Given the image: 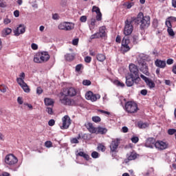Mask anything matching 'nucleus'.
Returning a JSON list of instances; mask_svg holds the SVG:
<instances>
[{"label":"nucleus","mask_w":176,"mask_h":176,"mask_svg":"<svg viewBox=\"0 0 176 176\" xmlns=\"http://www.w3.org/2000/svg\"><path fill=\"white\" fill-rule=\"evenodd\" d=\"M135 24H140V29L145 30L151 25V17L149 16H144V13L139 12L137 17H133Z\"/></svg>","instance_id":"1"},{"label":"nucleus","mask_w":176,"mask_h":176,"mask_svg":"<svg viewBox=\"0 0 176 176\" xmlns=\"http://www.w3.org/2000/svg\"><path fill=\"white\" fill-rule=\"evenodd\" d=\"M137 60L141 72H142L143 74H144V75H146L147 76H149V69L148 68V65L146 64L145 59H144V55H139L137 58Z\"/></svg>","instance_id":"2"},{"label":"nucleus","mask_w":176,"mask_h":176,"mask_svg":"<svg viewBox=\"0 0 176 176\" xmlns=\"http://www.w3.org/2000/svg\"><path fill=\"white\" fill-rule=\"evenodd\" d=\"M50 58V55L47 52H42L36 54L34 57V61L38 64H42V63H46L49 61Z\"/></svg>","instance_id":"3"},{"label":"nucleus","mask_w":176,"mask_h":176,"mask_svg":"<svg viewBox=\"0 0 176 176\" xmlns=\"http://www.w3.org/2000/svg\"><path fill=\"white\" fill-rule=\"evenodd\" d=\"M133 23H134V18L133 17L125 21L124 34L126 36H129V35H131V34L133 33Z\"/></svg>","instance_id":"4"},{"label":"nucleus","mask_w":176,"mask_h":176,"mask_svg":"<svg viewBox=\"0 0 176 176\" xmlns=\"http://www.w3.org/2000/svg\"><path fill=\"white\" fill-rule=\"evenodd\" d=\"M125 111L128 112V113H135L137 111H138V105L137 103L129 101L125 103Z\"/></svg>","instance_id":"5"},{"label":"nucleus","mask_w":176,"mask_h":176,"mask_svg":"<svg viewBox=\"0 0 176 176\" xmlns=\"http://www.w3.org/2000/svg\"><path fill=\"white\" fill-rule=\"evenodd\" d=\"M59 101L63 105H72V99L68 98L67 95L63 91L60 92L59 94Z\"/></svg>","instance_id":"6"},{"label":"nucleus","mask_w":176,"mask_h":176,"mask_svg":"<svg viewBox=\"0 0 176 176\" xmlns=\"http://www.w3.org/2000/svg\"><path fill=\"white\" fill-rule=\"evenodd\" d=\"M140 80H141L140 78L136 77L135 78L133 76H130L129 74H127L126 76V85L128 87H131V86H133L134 83H135V85H138V83H140Z\"/></svg>","instance_id":"7"},{"label":"nucleus","mask_w":176,"mask_h":176,"mask_svg":"<svg viewBox=\"0 0 176 176\" xmlns=\"http://www.w3.org/2000/svg\"><path fill=\"white\" fill-rule=\"evenodd\" d=\"M130 39L129 38L124 36L122 41V46H121V52L122 53H127V52H130Z\"/></svg>","instance_id":"8"},{"label":"nucleus","mask_w":176,"mask_h":176,"mask_svg":"<svg viewBox=\"0 0 176 176\" xmlns=\"http://www.w3.org/2000/svg\"><path fill=\"white\" fill-rule=\"evenodd\" d=\"M107 36V28L102 26L99 28V32H96L90 36V39H96L97 38H104Z\"/></svg>","instance_id":"9"},{"label":"nucleus","mask_w":176,"mask_h":176,"mask_svg":"<svg viewBox=\"0 0 176 176\" xmlns=\"http://www.w3.org/2000/svg\"><path fill=\"white\" fill-rule=\"evenodd\" d=\"M19 162V160L13 154H9L6 156L5 163L8 166H14Z\"/></svg>","instance_id":"10"},{"label":"nucleus","mask_w":176,"mask_h":176,"mask_svg":"<svg viewBox=\"0 0 176 176\" xmlns=\"http://www.w3.org/2000/svg\"><path fill=\"white\" fill-rule=\"evenodd\" d=\"M129 71L130 72L128 74V75H130L131 76H133L134 78H140V71L138 70V67L134 64H130L129 65Z\"/></svg>","instance_id":"11"},{"label":"nucleus","mask_w":176,"mask_h":176,"mask_svg":"<svg viewBox=\"0 0 176 176\" xmlns=\"http://www.w3.org/2000/svg\"><path fill=\"white\" fill-rule=\"evenodd\" d=\"M62 126H60L61 130H67L71 126V118L69 116H65L62 118Z\"/></svg>","instance_id":"12"},{"label":"nucleus","mask_w":176,"mask_h":176,"mask_svg":"<svg viewBox=\"0 0 176 176\" xmlns=\"http://www.w3.org/2000/svg\"><path fill=\"white\" fill-rule=\"evenodd\" d=\"M63 92L69 97H75L78 94V90L73 87L64 89Z\"/></svg>","instance_id":"13"},{"label":"nucleus","mask_w":176,"mask_h":176,"mask_svg":"<svg viewBox=\"0 0 176 176\" xmlns=\"http://www.w3.org/2000/svg\"><path fill=\"white\" fill-rule=\"evenodd\" d=\"M85 98L87 100H91L92 102H94L96 100H100L101 98V96H100V94H94L89 91L86 93Z\"/></svg>","instance_id":"14"},{"label":"nucleus","mask_w":176,"mask_h":176,"mask_svg":"<svg viewBox=\"0 0 176 176\" xmlns=\"http://www.w3.org/2000/svg\"><path fill=\"white\" fill-rule=\"evenodd\" d=\"M119 144H120V139H113L110 144L111 152H116V150L119 147Z\"/></svg>","instance_id":"15"},{"label":"nucleus","mask_w":176,"mask_h":176,"mask_svg":"<svg viewBox=\"0 0 176 176\" xmlns=\"http://www.w3.org/2000/svg\"><path fill=\"white\" fill-rule=\"evenodd\" d=\"M168 144L163 141H157L155 144V147L160 151H164V149H167Z\"/></svg>","instance_id":"16"},{"label":"nucleus","mask_w":176,"mask_h":176,"mask_svg":"<svg viewBox=\"0 0 176 176\" xmlns=\"http://www.w3.org/2000/svg\"><path fill=\"white\" fill-rule=\"evenodd\" d=\"M155 144H156V140L153 138H149L146 141L145 146L146 148H155Z\"/></svg>","instance_id":"17"},{"label":"nucleus","mask_w":176,"mask_h":176,"mask_svg":"<svg viewBox=\"0 0 176 176\" xmlns=\"http://www.w3.org/2000/svg\"><path fill=\"white\" fill-rule=\"evenodd\" d=\"M25 32V25H19V26L14 31L15 36H19L21 34Z\"/></svg>","instance_id":"18"},{"label":"nucleus","mask_w":176,"mask_h":176,"mask_svg":"<svg viewBox=\"0 0 176 176\" xmlns=\"http://www.w3.org/2000/svg\"><path fill=\"white\" fill-rule=\"evenodd\" d=\"M165 24L167 27V32L168 34V36L174 37L175 35V33L173 30V25H171L170 21H166Z\"/></svg>","instance_id":"19"},{"label":"nucleus","mask_w":176,"mask_h":176,"mask_svg":"<svg viewBox=\"0 0 176 176\" xmlns=\"http://www.w3.org/2000/svg\"><path fill=\"white\" fill-rule=\"evenodd\" d=\"M85 127L91 134H96L97 133V128L94 127L91 122L87 123Z\"/></svg>","instance_id":"20"},{"label":"nucleus","mask_w":176,"mask_h":176,"mask_svg":"<svg viewBox=\"0 0 176 176\" xmlns=\"http://www.w3.org/2000/svg\"><path fill=\"white\" fill-rule=\"evenodd\" d=\"M19 86L23 89V90L25 91V93H30V87H28V85L25 83V82L23 80H19V83H18Z\"/></svg>","instance_id":"21"},{"label":"nucleus","mask_w":176,"mask_h":176,"mask_svg":"<svg viewBox=\"0 0 176 176\" xmlns=\"http://www.w3.org/2000/svg\"><path fill=\"white\" fill-rule=\"evenodd\" d=\"M155 67H157L158 68H166V62H165V60L157 59L155 61Z\"/></svg>","instance_id":"22"},{"label":"nucleus","mask_w":176,"mask_h":176,"mask_svg":"<svg viewBox=\"0 0 176 176\" xmlns=\"http://www.w3.org/2000/svg\"><path fill=\"white\" fill-rule=\"evenodd\" d=\"M127 159L124 160L125 163H129V161L130 160H135V158L137 157L138 155L135 153H131L130 154H127Z\"/></svg>","instance_id":"23"},{"label":"nucleus","mask_w":176,"mask_h":176,"mask_svg":"<svg viewBox=\"0 0 176 176\" xmlns=\"http://www.w3.org/2000/svg\"><path fill=\"white\" fill-rule=\"evenodd\" d=\"M12 34V30L9 28H6L3 29L1 32V36L5 38V36H8V35H10Z\"/></svg>","instance_id":"24"},{"label":"nucleus","mask_w":176,"mask_h":176,"mask_svg":"<svg viewBox=\"0 0 176 176\" xmlns=\"http://www.w3.org/2000/svg\"><path fill=\"white\" fill-rule=\"evenodd\" d=\"M107 131H108V129H107L106 128L99 126L96 128V134H107Z\"/></svg>","instance_id":"25"},{"label":"nucleus","mask_w":176,"mask_h":176,"mask_svg":"<svg viewBox=\"0 0 176 176\" xmlns=\"http://www.w3.org/2000/svg\"><path fill=\"white\" fill-rule=\"evenodd\" d=\"M66 31H71V30H74L75 28V24L71 22H66Z\"/></svg>","instance_id":"26"},{"label":"nucleus","mask_w":176,"mask_h":176,"mask_svg":"<svg viewBox=\"0 0 176 176\" xmlns=\"http://www.w3.org/2000/svg\"><path fill=\"white\" fill-rule=\"evenodd\" d=\"M76 156H80L81 157H84L85 160H89V159H90V156H89V155L86 154L83 151H80L79 153H78V154H76Z\"/></svg>","instance_id":"27"},{"label":"nucleus","mask_w":176,"mask_h":176,"mask_svg":"<svg viewBox=\"0 0 176 176\" xmlns=\"http://www.w3.org/2000/svg\"><path fill=\"white\" fill-rule=\"evenodd\" d=\"M106 58L107 57L105 56V55L102 54H98L96 55V59L98 60V61H100V63L105 61Z\"/></svg>","instance_id":"28"},{"label":"nucleus","mask_w":176,"mask_h":176,"mask_svg":"<svg viewBox=\"0 0 176 176\" xmlns=\"http://www.w3.org/2000/svg\"><path fill=\"white\" fill-rule=\"evenodd\" d=\"M44 102L47 106L53 105V104H54V101H53V99L49 98H45L44 99Z\"/></svg>","instance_id":"29"},{"label":"nucleus","mask_w":176,"mask_h":176,"mask_svg":"<svg viewBox=\"0 0 176 176\" xmlns=\"http://www.w3.org/2000/svg\"><path fill=\"white\" fill-rule=\"evenodd\" d=\"M90 31H93L96 27V19H91L90 24L89 25Z\"/></svg>","instance_id":"30"},{"label":"nucleus","mask_w":176,"mask_h":176,"mask_svg":"<svg viewBox=\"0 0 176 176\" xmlns=\"http://www.w3.org/2000/svg\"><path fill=\"white\" fill-rule=\"evenodd\" d=\"M65 58L67 60V61H72V60L75 58V56L72 54H67L65 55Z\"/></svg>","instance_id":"31"},{"label":"nucleus","mask_w":176,"mask_h":176,"mask_svg":"<svg viewBox=\"0 0 176 176\" xmlns=\"http://www.w3.org/2000/svg\"><path fill=\"white\" fill-rule=\"evenodd\" d=\"M138 126L139 129H146V127H148V123L139 122Z\"/></svg>","instance_id":"32"},{"label":"nucleus","mask_w":176,"mask_h":176,"mask_svg":"<svg viewBox=\"0 0 176 176\" xmlns=\"http://www.w3.org/2000/svg\"><path fill=\"white\" fill-rule=\"evenodd\" d=\"M146 83L150 89H153V87H155V82L151 79H148Z\"/></svg>","instance_id":"33"},{"label":"nucleus","mask_w":176,"mask_h":176,"mask_svg":"<svg viewBox=\"0 0 176 176\" xmlns=\"http://www.w3.org/2000/svg\"><path fill=\"white\" fill-rule=\"evenodd\" d=\"M24 79H25V74L24 72L21 73V74L19 75V78H16V82L17 83H20L19 80H24Z\"/></svg>","instance_id":"34"},{"label":"nucleus","mask_w":176,"mask_h":176,"mask_svg":"<svg viewBox=\"0 0 176 176\" xmlns=\"http://www.w3.org/2000/svg\"><path fill=\"white\" fill-rule=\"evenodd\" d=\"M80 140V134L78 135V138H74L71 140L72 144H79V140Z\"/></svg>","instance_id":"35"},{"label":"nucleus","mask_w":176,"mask_h":176,"mask_svg":"<svg viewBox=\"0 0 176 176\" xmlns=\"http://www.w3.org/2000/svg\"><path fill=\"white\" fill-rule=\"evenodd\" d=\"M114 85H116V86H118V87H124V83H123L119 80H115Z\"/></svg>","instance_id":"36"},{"label":"nucleus","mask_w":176,"mask_h":176,"mask_svg":"<svg viewBox=\"0 0 176 176\" xmlns=\"http://www.w3.org/2000/svg\"><path fill=\"white\" fill-rule=\"evenodd\" d=\"M65 25H66V22H63L58 25V30H64L65 31H66Z\"/></svg>","instance_id":"37"},{"label":"nucleus","mask_w":176,"mask_h":176,"mask_svg":"<svg viewBox=\"0 0 176 176\" xmlns=\"http://www.w3.org/2000/svg\"><path fill=\"white\" fill-rule=\"evenodd\" d=\"M99 157L100 154L97 151L92 152L91 157H93V159H98Z\"/></svg>","instance_id":"38"},{"label":"nucleus","mask_w":176,"mask_h":176,"mask_svg":"<svg viewBox=\"0 0 176 176\" xmlns=\"http://www.w3.org/2000/svg\"><path fill=\"white\" fill-rule=\"evenodd\" d=\"M107 148H105V146L102 144H98V151H101V152H105V150Z\"/></svg>","instance_id":"39"},{"label":"nucleus","mask_w":176,"mask_h":176,"mask_svg":"<svg viewBox=\"0 0 176 176\" xmlns=\"http://www.w3.org/2000/svg\"><path fill=\"white\" fill-rule=\"evenodd\" d=\"M92 12H95V13H96V14H98V13L101 12V11H100V8L94 6L92 8Z\"/></svg>","instance_id":"40"},{"label":"nucleus","mask_w":176,"mask_h":176,"mask_svg":"<svg viewBox=\"0 0 176 176\" xmlns=\"http://www.w3.org/2000/svg\"><path fill=\"white\" fill-rule=\"evenodd\" d=\"M132 41L133 45H137V43H138V36L137 35L133 36L132 38Z\"/></svg>","instance_id":"41"},{"label":"nucleus","mask_w":176,"mask_h":176,"mask_svg":"<svg viewBox=\"0 0 176 176\" xmlns=\"http://www.w3.org/2000/svg\"><path fill=\"white\" fill-rule=\"evenodd\" d=\"M92 120L95 123H98V122H101V118H100L98 116H94V117H92Z\"/></svg>","instance_id":"42"},{"label":"nucleus","mask_w":176,"mask_h":176,"mask_svg":"<svg viewBox=\"0 0 176 176\" xmlns=\"http://www.w3.org/2000/svg\"><path fill=\"white\" fill-rule=\"evenodd\" d=\"M166 21H170V24L171 23H176V17L175 16H170L168 18V20Z\"/></svg>","instance_id":"43"},{"label":"nucleus","mask_w":176,"mask_h":176,"mask_svg":"<svg viewBox=\"0 0 176 176\" xmlns=\"http://www.w3.org/2000/svg\"><path fill=\"white\" fill-rule=\"evenodd\" d=\"M82 85L84 86H90V85H91V81H90L89 80H84L82 81Z\"/></svg>","instance_id":"44"},{"label":"nucleus","mask_w":176,"mask_h":176,"mask_svg":"<svg viewBox=\"0 0 176 176\" xmlns=\"http://www.w3.org/2000/svg\"><path fill=\"white\" fill-rule=\"evenodd\" d=\"M96 20L97 21H101L102 20V14L101 12L96 14Z\"/></svg>","instance_id":"45"},{"label":"nucleus","mask_w":176,"mask_h":176,"mask_svg":"<svg viewBox=\"0 0 176 176\" xmlns=\"http://www.w3.org/2000/svg\"><path fill=\"white\" fill-rule=\"evenodd\" d=\"M175 133H176L175 129H170L168 130V134H169V135H173V134H175Z\"/></svg>","instance_id":"46"},{"label":"nucleus","mask_w":176,"mask_h":176,"mask_svg":"<svg viewBox=\"0 0 176 176\" xmlns=\"http://www.w3.org/2000/svg\"><path fill=\"white\" fill-rule=\"evenodd\" d=\"M131 140L132 141V142L133 144H137V142H138V141H140V138H138V137H133L131 138Z\"/></svg>","instance_id":"47"},{"label":"nucleus","mask_w":176,"mask_h":176,"mask_svg":"<svg viewBox=\"0 0 176 176\" xmlns=\"http://www.w3.org/2000/svg\"><path fill=\"white\" fill-rule=\"evenodd\" d=\"M82 68H83V65L82 64L77 65L76 66V72H79L80 71V69H82Z\"/></svg>","instance_id":"48"},{"label":"nucleus","mask_w":176,"mask_h":176,"mask_svg":"<svg viewBox=\"0 0 176 176\" xmlns=\"http://www.w3.org/2000/svg\"><path fill=\"white\" fill-rule=\"evenodd\" d=\"M52 145H53V144L50 141H47L45 142V146L46 148H52Z\"/></svg>","instance_id":"49"},{"label":"nucleus","mask_w":176,"mask_h":176,"mask_svg":"<svg viewBox=\"0 0 176 176\" xmlns=\"http://www.w3.org/2000/svg\"><path fill=\"white\" fill-rule=\"evenodd\" d=\"M45 111L46 112H47V113H49V115H53V109L50 107H47Z\"/></svg>","instance_id":"50"},{"label":"nucleus","mask_w":176,"mask_h":176,"mask_svg":"<svg viewBox=\"0 0 176 176\" xmlns=\"http://www.w3.org/2000/svg\"><path fill=\"white\" fill-rule=\"evenodd\" d=\"M80 21L81 23H86V21H87V17L86 16H82L80 18Z\"/></svg>","instance_id":"51"},{"label":"nucleus","mask_w":176,"mask_h":176,"mask_svg":"<svg viewBox=\"0 0 176 176\" xmlns=\"http://www.w3.org/2000/svg\"><path fill=\"white\" fill-rule=\"evenodd\" d=\"M85 63H87V64H89V63H91V57L90 56H86L85 58Z\"/></svg>","instance_id":"52"},{"label":"nucleus","mask_w":176,"mask_h":176,"mask_svg":"<svg viewBox=\"0 0 176 176\" xmlns=\"http://www.w3.org/2000/svg\"><path fill=\"white\" fill-rule=\"evenodd\" d=\"M78 43H79V38H74L72 41V45H74V46H76Z\"/></svg>","instance_id":"53"},{"label":"nucleus","mask_w":176,"mask_h":176,"mask_svg":"<svg viewBox=\"0 0 176 176\" xmlns=\"http://www.w3.org/2000/svg\"><path fill=\"white\" fill-rule=\"evenodd\" d=\"M36 93L37 94H42V93H43V89H42L41 87H38L36 89Z\"/></svg>","instance_id":"54"},{"label":"nucleus","mask_w":176,"mask_h":176,"mask_svg":"<svg viewBox=\"0 0 176 176\" xmlns=\"http://www.w3.org/2000/svg\"><path fill=\"white\" fill-rule=\"evenodd\" d=\"M48 124L51 126H54V124H56V121H54V120H53V119L50 120L48 122Z\"/></svg>","instance_id":"55"},{"label":"nucleus","mask_w":176,"mask_h":176,"mask_svg":"<svg viewBox=\"0 0 176 176\" xmlns=\"http://www.w3.org/2000/svg\"><path fill=\"white\" fill-rule=\"evenodd\" d=\"M17 102L19 104V105H23V103L24 102L23 101V98L21 97H18L17 98Z\"/></svg>","instance_id":"56"},{"label":"nucleus","mask_w":176,"mask_h":176,"mask_svg":"<svg viewBox=\"0 0 176 176\" xmlns=\"http://www.w3.org/2000/svg\"><path fill=\"white\" fill-rule=\"evenodd\" d=\"M31 47H32V50H38V45H36L35 43H32Z\"/></svg>","instance_id":"57"},{"label":"nucleus","mask_w":176,"mask_h":176,"mask_svg":"<svg viewBox=\"0 0 176 176\" xmlns=\"http://www.w3.org/2000/svg\"><path fill=\"white\" fill-rule=\"evenodd\" d=\"M166 63L168 64V65H171V64L174 63V60H173V58H168L166 60Z\"/></svg>","instance_id":"58"},{"label":"nucleus","mask_w":176,"mask_h":176,"mask_svg":"<svg viewBox=\"0 0 176 176\" xmlns=\"http://www.w3.org/2000/svg\"><path fill=\"white\" fill-rule=\"evenodd\" d=\"M52 19L53 20H58V19H60V16L58 15V14H54L52 15Z\"/></svg>","instance_id":"59"},{"label":"nucleus","mask_w":176,"mask_h":176,"mask_svg":"<svg viewBox=\"0 0 176 176\" xmlns=\"http://www.w3.org/2000/svg\"><path fill=\"white\" fill-rule=\"evenodd\" d=\"M140 78L142 79H143V80H144V82H146V83L147 82V81L148 80V78H147L146 76H144V74H141L140 75Z\"/></svg>","instance_id":"60"},{"label":"nucleus","mask_w":176,"mask_h":176,"mask_svg":"<svg viewBox=\"0 0 176 176\" xmlns=\"http://www.w3.org/2000/svg\"><path fill=\"white\" fill-rule=\"evenodd\" d=\"M140 94H142V96H146V94H148V91L146 89H142L140 91Z\"/></svg>","instance_id":"61"},{"label":"nucleus","mask_w":176,"mask_h":176,"mask_svg":"<svg viewBox=\"0 0 176 176\" xmlns=\"http://www.w3.org/2000/svg\"><path fill=\"white\" fill-rule=\"evenodd\" d=\"M122 133H128L129 132V128L127 126H123L122 128Z\"/></svg>","instance_id":"62"},{"label":"nucleus","mask_w":176,"mask_h":176,"mask_svg":"<svg viewBox=\"0 0 176 176\" xmlns=\"http://www.w3.org/2000/svg\"><path fill=\"white\" fill-rule=\"evenodd\" d=\"M125 6H126L127 9H131L133 6V3H125Z\"/></svg>","instance_id":"63"},{"label":"nucleus","mask_w":176,"mask_h":176,"mask_svg":"<svg viewBox=\"0 0 176 176\" xmlns=\"http://www.w3.org/2000/svg\"><path fill=\"white\" fill-rule=\"evenodd\" d=\"M14 16L15 17H19V16H20V12L19 10H15L14 12Z\"/></svg>","instance_id":"64"}]
</instances>
